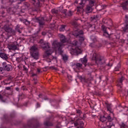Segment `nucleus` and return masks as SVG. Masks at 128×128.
<instances>
[{
  "instance_id": "nucleus-3",
  "label": "nucleus",
  "mask_w": 128,
  "mask_h": 128,
  "mask_svg": "<svg viewBox=\"0 0 128 128\" xmlns=\"http://www.w3.org/2000/svg\"><path fill=\"white\" fill-rule=\"evenodd\" d=\"M72 36H76V38H78L80 42L84 40V32L82 30H77L72 32Z\"/></svg>"
},
{
  "instance_id": "nucleus-60",
  "label": "nucleus",
  "mask_w": 128,
  "mask_h": 128,
  "mask_svg": "<svg viewBox=\"0 0 128 128\" xmlns=\"http://www.w3.org/2000/svg\"><path fill=\"white\" fill-rule=\"evenodd\" d=\"M74 20H78V17H74Z\"/></svg>"
},
{
  "instance_id": "nucleus-31",
  "label": "nucleus",
  "mask_w": 128,
  "mask_h": 128,
  "mask_svg": "<svg viewBox=\"0 0 128 128\" xmlns=\"http://www.w3.org/2000/svg\"><path fill=\"white\" fill-rule=\"evenodd\" d=\"M24 8H28L30 6V4L28 2H25L24 3Z\"/></svg>"
},
{
  "instance_id": "nucleus-48",
  "label": "nucleus",
  "mask_w": 128,
  "mask_h": 128,
  "mask_svg": "<svg viewBox=\"0 0 128 128\" xmlns=\"http://www.w3.org/2000/svg\"><path fill=\"white\" fill-rule=\"evenodd\" d=\"M76 113L79 114H82V110H76Z\"/></svg>"
},
{
  "instance_id": "nucleus-5",
  "label": "nucleus",
  "mask_w": 128,
  "mask_h": 128,
  "mask_svg": "<svg viewBox=\"0 0 128 128\" xmlns=\"http://www.w3.org/2000/svg\"><path fill=\"white\" fill-rule=\"evenodd\" d=\"M30 54L34 60H38V58H40V54H38V48L36 46H32L31 47Z\"/></svg>"
},
{
  "instance_id": "nucleus-26",
  "label": "nucleus",
  "mask_w": 128,
  "mask_h": 128,
  "mask_svg": "<svg viewBox=\"0 0 128 128\" xmlns=\"http://www.w3.org/2000/svg\"><path fill=\"white\" fill-rule=\"evenodd\" d=\"M16 60L18 62H22L24 61V57L22 56H20L16 58Z\"/></svg>"
},
{
  "instance_id": "nucleus-41",
  "label": "nucleus",
  "mask_w": 128,
  "mask_h": 128,
  "mask_svg": "<svg viewBox=\"0 0 128 128\" xmlns=\"http://www.w3.org/2000/svg\"><path fill=\"white\" fill-rule=\"evenodd\" d=\"M86 85L87 86H92V82H90V81H88L86 83Z\"/></svg>"
},
{
  "instance_id": "nucleus-43",
  "label": "nucleus",
  "mask_w": 128,
  "mask_h": 128,
  "mask_svg": "<svg viewBox=\"0 0 128 128\" xmlns=\"http://www.w3.org/2000/svg\"><path fill=\"white\" fill-rule=\"evenodd\" d=\"M23 68H24V70L26 72H28V68H26L25 66H24Z\"/></svg>"
},
{
  "instance_id": "nucleus-27",
  "label": "nucleus",
  "mask_w": 128,
  "mask_h": 128,
  "mask_svg": "<svg viewBox=\"0 0 128 128\" xmlns=\"http://www.w3.org/2000/svg\"><path fill=\"white\" fill-rule=\"evenodd\" d=\"M44 18L45 22H50L52 20V16H50L44 17Z\"/></svg>"
},
{
  "instance_id": "nucleus-15",
  "label": "nucleus",
  "mask_w": 128,
  "mask_h": 128,
  "mask_svg": "<svg viewBox=\"0 0 128 128\" xmlns=\"http://www.w3.org/2000/svg\"><path fill=\"white\" fill-rule=\"evenodd\" d=\"M128 6V0H126V1H124L121 4V6L124 10H127Z\"/></svg>"
},
{
  "instance_id": "nucleus-7",
  "label": "nucleus",
  "mask_w": 128,
  "mask_h": 128,
  "mask_svg": "<svg viewBox=\"0 0 128 128\" xmlns=\"http://www.w3.org/2000/svg\"><path fill=\"white\" fill-rule=\"evenodd\" d=\"M4 29L8 32V34H9V36H16V30L12 29V27L10 26L4 25Z\"/></svg>"
},
{
  "instance_id": "nucleus-9",
  "label": "nucleus",
  "mask_w": 128,
  "mask_h": 128,
  "mask_svg": "<svg viewBox=\"0 0 128 128\" xmlns=\"http://www.w3.org/2000/svg\"><path fill=\"white\" fill-rule=\"evenodd\" d=\"M34 20L35 22H38L40 26H44V24L46 22V21L44 20V18L42 17L35 18H34Z\"/></svg>"
},
{
  "instance_id": "nucleus-35",
  "label": "nucleus",
  "mask_w": 128,
  "mask_h": 128,
  "mask_svg": "<svg viewBox=\"0 0 128 128\" xmlns=\"http://www.w3.org/2000/svg\"><path fill=\"white\" fill-rule=\"evenodd\" d=\"M106 108L108 112H112V108H110V105L107 104Z\"/></svg>"
},
{
  "instance_id": "nucleus-2",
  "label": "nucleus",
  "mask_w": 128,
  "mask_h": 128,
  "mask_svg": "<svg viewBox=\"0 0 128 128\" xmlns=\"http://www.w3.org/2000/svg\"><path fill=\"white\" fill-rule=\"evenodd\" d=\"M43 46H41L42 48L46 50L44 54L43 55L44 58H48L52 54L53 51L50 48V44L48 42H45Z\"/></svg>"
},
{
  "instance_id": "nucleus-32",
  "label": "nucleus",
  "mask_w": 128,
  "mask_h": 128,
  "mask_svg": "<svg viewBox=\"0 0 128 128\" xmlns=\"http://www.w3.org/2000/svg\"><path fill=\"white\" fill-rule=\"evenodd\" d=\"M124 76H122L121 78H118V82L120 84H122V82H124Z\"/></svg>"
},
{
  "instance_id": "nucleus-17",
  "label": "nucleus",
  "mask_w": 128,
  "mask_h": 128,
  "mask_svg": "<svg viewBox=\"0 0 128 128\" xmlns=\"http://www.w3.org/2000/svg\"><path fill=\"white\" fill-rule=\"evenodd\" d=\"M101 68H103L105 70H110L112 66V64L108 63V64H106V66L104 65H102Z\"/></svg>"
},
{
  "instance_id": "nucleus-39",
  "label": "nucleus",
  "mask_w": 128,
  "mask_h": 128,
  "mask_svg": "<svg viewBox=\"0 0 128 128\" xmlns=\"http://www.w3.org/2000/svg\"><path fill=\"white\" fill-rule=\"evenodd\" d=\"M0 100H1V102H6V100H4V96H2V95H1V94H0Z\"/></svg>"
},
{
  "instance_id": "nucleus-22",
  "label": "nucleus",
  "mask_w": 128,
  "mask_h": 128,
  "mask_svg": "<svg viewBox=\"0 0 128 128\" xmlns=\"http://www.w3.org/2000/svg\"><path fill=\"white\" fill-rule=\"evenodd\" d=\"M4 70L7 72H10L12 70V66L10 64H7L4 68Z\"/></svg>"
},
{
  "instance_id": "nucleus-4",
  "label": "nucleus",
  "mask_w": 128,
  "mask_h": 128,
  "mask_svg": "<svg viewBox=\"0 0 128 128\" xmlns=\"http://www.w3.org/2000/svg\"><path fill=\"white\" fill-rule=\"evenodd\" d=\"M52 46L54 48L58 50V54H62L64 51H62V48L64 46V44L59 42L58 41H54L52 43Z\"/></svg>"
},
{
  "instance_id": "nucleus-55",
  "label": "nucleus",
  "mask_w": 128,
  "mask_h": 128,
  "mask_svg": "<svg viewBox=\"0 0 128 128\" xmlns=\"http://www.w3.org/2000/svg\"><path fill=\"white\" fill-rule=\"evenodd\" d=\"M42 36H46V32H42Z\"/></svg>"
},
{
  "instance_id": "nucleus-18",
  "label": "nucleus",
  "mask_w": 128,
  "mask_h": 128,
  "mask_svg": "<svg viewBox=\"0 0 128 128\" xmlns=\"http://www.w3.org/2000/svg\"><path fill=\"white\" fill-rule=\"evenodd\" d=\"M0 58L4 60H8V54H5L4 52H0Z\"/></svg>"
},
{
  "instance_id": "nucleus-47",
  "label": "nucleus",
  "mask_w": 128,
  "mask_h": 128,
  "mask_svg": "<svg viewBox=\"0 0 128 128\" xmlns=\"http://www.w3.org/2000/svg\"><path fill=\"white\" fill-rule=\"evenodd\" d=\"M0 74H4V68H0Z\"/></svg>"
},
{
  "instance_id": "nucleus-19",
  "label": "nucleus",
  "mask_w": 128,
  "mask_h": 128,
  "mask_svg": "<svg viewBox=\"0 0 128 128\" xmlns=\"http://www.w3.org/2000/svg\"><path fill=\"white\" fill-rule=\"evenodd\" d=\"M58 36L60 38V40L64 44V42H66V38L63 34H60L58 35Z\"/></svg>"
},
{
  "instance_id": "nucleus-30",
  "label": "nucleus",
  "mask_w": 128,
  "mask_h": 128,
  "mask_svg": "<svg viewBox=\"0 0 128 128\" xmlns=\"http://www.w3.org/2000/svg\"><path fill=\"white\" fill-rule=\"evenodd\" d=\"M52 12L53 14H58V10L53 9L52 10Z\"/></svg>"
},
{
  "instance_id": "nucleus-42",
  "label": "nucleus",
  "mask_w": 128,
  "mask_h": 128,
  "mask_svg": "<svg viewBox=\"0 0 128 128\" xmlns=\"http://www.w3.org/2000/svg\"><path fill=\"white\" fill-rule=\"evenodd\" d=\"M125 22L126 24H128V14H126L125 16Z\"/></svg>"
},
{
  "instance_id": "nucleus-51",
  "label": "nucleus",
  "mask_w": 128,
  "mask_h": 128,
  "mask_svg": "<svg viewBox=\"0 0 128 128\" xmlns=\"http://www.w3.org/2000/svg\"><path fill=\"white\" fill-rule=\"evenodd\" d=\"M16 32H19V34H22V31H20V28L18 29H15Z\"/></svg>"
},
{
  "instance_id": "nucleus-36",
  "label": "nucleus",
  "mask_w": 128,
  "mask_h": 128,
  "mask_svg": "<svg viewBox=\"0 0 128 128\" xmlns=\"http://www.w3.org/2000/svg\"><path fill=\"white\" fill-rule=\"evenodd\" d=\"M72 16V12L70 10H69L66 15V16Z\"/></svg>"
},
{
  "instance_id": "nucleus-57",
  "label": "nucleus",
  "mask_w": 128,
  "mask_h": 128,
  "mask_svg": "<svg viewBox=\"0 0 128 128\" xmlns=\"http://www.w3.org/2000/svg\"><path fill=\"white\" fill-rule=\"evenodd\" d=\"M50 68L52 69V70H56V68H54V66H50Z\"/></svg>"
},
{
  "instance_id": "nucleus-52",
  "label": "nucleus",
  "mask_w": 128,
  "mask_h": 128,
  "mask_svg": "<svg viewBox=\"0 0 128 128\" xmlns=\"http://www.w3.org/2000/svg\"><path fill=\"white\" fill-rule=\"evenodd\" d=\"M72 26H78V23H76V22H74L72 23Z\"/></svg>"
},
{
  "instance_id": "nucleus-13",
  "label": "nucleus",
  "mask_w": 128,
  "mask_h": 128,
  "mask_svg": "<svg viewBox=\"0 0 128 128\" xmlns=\"http://www.w3.org/2000/svg\"><path fill=\"white\" fill-rule=\"evenodd\" d=\"M70 52H74V54H80V49L78 48H70Z\"/></svg>"
},
{
  "instance_id": "nucleus-49",
  "label": "nucleus",
  "mask_w": 128,
  "mask_h": 128,
  "mask_svg": "<svg viewBox=\"0 0 128 128\" xmlns=\"http://www.w3.org/2000/svg\"><path fill=\"white\" fill-rule=\"evenodd\" d=\"M82 62H83L86 63V62H88V60L86 58H84V59H82Z\"/></svg>"
},
{
  "instance_id": "nucleus-16",
  "label": "nucleus",
  "mask_w": 128,
  "mask_h": 128,
  "mask_svg": "<svg viewBox=\"0 0 128 128\" xmlns=\"http://www.w3.org/2000/svg\"><path fill=\"white\" fill-rule=\"evenodd\" d=\"M44 60H46V61L48 62H50L52 60H56V62H58L57 58H56V56H50L48 58H44Z\"/></svg>"
},
{
  "instance_id": "nucleus-64",
  "label": "nucleus",
  "mask_w": 128,
  "mask_h": 128,
  "mask_svg": "<svg viewBox=\"0 0 128 128\" xmlns=\"http://www.w3.org/2000/svg\"><path fill=\"white\" fill-rule=\"evenodd\" d=\"M38 72H40V68H37Z\"/></svg>"
},
{
  "instance_id": "nucleus-12",
  "label": "nucleus",
  "mask_w": 128,
  "mask_h": 128,
  "mask_svg": "<svg viewBox=\"0 0 128 128\" xmlns=\"http://www.w3.org/2000/svg\"><path fill=\"white\" fill-rule=\"evenodd\" d=\"M40 126H42V124L39 122H38L36 125L32 124V122L28 123V128H38Z\"/></svg>"
},
{
  "instance_id": "nucleus-20",
  "label": "nucleus",
  "mask_w": 128,
  "mask_h": 128,
  "mask_svg": "<svg viewBox=\"0 0 128 128\" xmlns=\"http://www.w3.org/2000/svg\"><path fill=\"white\" fill-rule=\"evenodd\" d=\"M100 20V16L98 15H94V16L91 17V20L94 22H96Z\"/></svg>"
},
{
  "instance_id": "nucleus-23",
  "label": "nucleus",
  "mask_w": 128,
  "mask_h": 128,
  "mask_svg": "<svg viewBox=\"0 0 128 128\" xmlns=\"http://www.w3.org/2000/svg\"><path fill=\"white\" fill-rule=\"evenodd\" d=\"M74 66L78 70H80V68H82V64L80 63H76V64H74Z\"/></svg>"
},
{
  "instance_id": "nucleus-58",
  "label": "nucleus",
  "mask_w": 128,
  "mask_h": 128,
  "mask_svg": "<svg viewBox=\"0 0 128 128\" xmlns=\"http://www.w3.org/2000/svg\"><path fill=\"white\" fill-rule=\"evenodd\" d=\"M6 90H10V86L6 87Z\"/></svg>"
},
{
  "instance_id": "nucleus-6",
  "label": "nucleus",
  "mask_w": 128,
  "mask_h": 128,
  "mask_svg": "<svg viewBox=\"0 0 128 128\" xmlns=\"http://www.w3.org/2000/svg\"><path fill=\"white\" fill-rule=\"evenodd\" d=\"M96 63L98 66H104L106 64V59L104 57L100 55H96L94 58Z\"/></svg>"
},
{
  "instance_id": "nucleus-28",
  "label": "nucleus",
  "mask_w": 128,
  "mask_h": 128,
  "mask_svg": "<svg viewBox=\"0 0 128 128\" xmlns=\"http://www.w3.org/2000/svg\"><path fill=\"white\" fill-rule=\"evenodd\" d=\"M62 60L64 62H68V56L66 54L62 56Z\"/></svg>"
},
{
  "instance_id": "nucleus-45",
  "label": "nucleus",
  "mask_w": 128,
  "mask_h": 128,
  "mask_svg": "<svg viewBox=\"0 0 128 128\" xmlns=\"http://www.w3.org/2000/svg\"><path fill=\"white\" fill-rule=\"evenodd\" d=\"M27 20L26 19H22V18H20V22H24V24L26 23V22Z\"/></svg>"
},
{
  "instance_id": "nucleus-34",
  "label": "nucleus",
  "mask_w": 128,
  "mask_h": 128,
  "mask_svg": "<svg viewBox=\"0 0 128 128\" xmlns=\"http://www.w3.org/2000/svg\"><path fill=\"white\" fill-rule=\"evenodd\" d=\"M65 28H66V26L62 25L61 27L60 28V32H64Z\"/></svg>"
},
{
  "instance_id": "nucleus-37",
  "label": "nucleus",
  "mask_w": 128,
  "mask_h": 128,
  "mask_svg": "<svg viewBox=\"0 0 128 128\" xmlns=\"http://www.w3.org/2000/svg\"><path fill=\"white\" fill-rule=\"evenodd\" d=\"M46 42H44V40L41 39L40 42H39V44H40L41 46H44V43H46Z\"/></svg>"
},
{
  "instance_id": "nucleus-50",
  "label": "nucleus",
  "mask_w": 128,
  "mask_h": 128,
  "mask_svg": "<svg viewBox=\"0 0 128 128\" xmlns=\"http://www.w3.org/2000/svg\"><path fill=\"white\" fill-rule=\"evenodd\" d=\"M8 64H6V62H4L2 64V66H3V67L4 68H6V66H7Z\"/></svg>"
},
{
  "instance_id": "nucleus-8",
  "label": "nucleus",
  "mask_w": 128,
  "mask_h": 128,
  "mask_svg": "<svg viewBox=\"0 0 128 128\" xmlns=\"http://www.w3.org/2000/svg\"><path fill=\"white\" fill-rule=\"evenodd\" d=\"M8 48L9 50H18V42H14L12 44L8 45Z\"/></svg>"
},
{
  "instance_id": "nucleus-1",
  "label": "nucleus",
  "mask_w": 128,
  "mask_h": 128,
  "mask_svg": "<svg viewBox=\"0 0 128 128\" xmlns=\"http://www.w3.org/2000/svg\"><path fill=\"white\" fill-rule=\"evenodd\" d=\"M100 120L102 122H104L106 120L108 122H106V126L108 128H114V124L112 123V120H114V118L110 116V115H108L106 116H104L100 117Z\"/></svg>"
},
{
  "instance_id": "nucleus-59",
  "label": "nucleus",
  "mask_w": 128,
  "mask_h": 128,
  "mask_svg": "<svg viewBox=\"0 0 128 128\" xmlns=\"http://www.w3.org/2000/svg\"><path fill=\"white\" fill-rule=\"evenodd\" d=\"M92 26L94 28V25H92V24H90L88 26V28H92Z\"/></svg>"
},
{
  "instance_id": "nucleus-61",
  "label": "nucleus",
  "mask_w": 128,
  "mask_h": 128,
  "mask_svg": "<svg viewBox=\"0 0 128 128\" xmlns=\"http://www.w3.org/2000/svg\"><path fill=\"white\" fill-rule=\"evenodd\" d=\"M79 79L80 80H84V78H82V77L80 76L79 77Z\"/></svg>"
},
{
  "instance_id": "nucleus-53",
  "label": "nucleus",
  "mask_w": 128,
  "mask_h": 128,
  "mask_svg": "<svg viewBox=\"0 0 128 128\" xmlns=\"http://www.w3.org/2000/svg\"><path fill=\"white\" fill-rule=\"evenodd\" d=\"M24 24H26V26H28V24H30V22L28 20H26Z\"/></svg>"
},
{
  "instance_id": "nucleus-33",
  "label": "nucleus",
  "mask_w": 128,
  "mask_h": 128,
  "mask_svg": "<svg viewBox=\"0 0 128 128\" xmlns=\"http://www.w3.org/2000/svg\"><path fill=\"white\" fill-rule=\"evenodd\" d=\"M128 24H126L125 27L123 28V32H128Z\"/></svg>"
},
{
  "instance_id": "nucleus-14",
  "label": "nucleus",
  "mask_w": 128,
  "mask_h": 128,
  "mask_svg": "<svg viewBox=\"0 0 128 128\" xmlns=\"http://www.w3.org/2000/svg\"><path fill=\"white\" fill-rule=\"evenodd\" d=\"M7 12L9 14H14L16 12V8L14 7L8 8H7Z\"/></svg>"
},
{
  "instance_id": "nucleus-44",
  "label": "nucleus",
  "mask_w": 128,
  "mask_h": 128,
  "mask_svg": "<svg viewBox=\"0 0 128 128\" xmlns=\"http://www.w3.org/2000/svg\"><path fill=\"white\" fill-rule=\"evenodd\" d=\"M62 14H64V16H66V10H64L62 11Z\"/></svg>"
},
{
  "instance_id": "nucleus-63",
  "label": "nucleus",
  "mask_w": 128,
  "mask_h": 128,
  "mask_svg": "<svg viewBox=\"0 0 128 128\" xmlns=\"http://www.w3.org/2000/svg\"><path fill=\"white\" fill-rule=\"evenodd\" d=\"M16 90H17V92H18L20 90V88H16Z\"/></svg>"
},
{
  "instance_id": "nucleus-46",
  "label": "nucleus",
  "mask_w": 128,
  "mask_h": 128,
  "mask_svg": "<svg viewBox=\"0 0 128 128\" xmlns=\"http://www.w3.org/2000/svg\"><path fill=\"white\" fill-rule=\"evenodd\" d=\"M74 126H80V124L78 123V121H77L76 122H74Z\"/></svg>"
},
{
  "instance_id": "nucleus-38",
  "label": "nucleus",
  "mask_w": 128,
  "mask_h": 128,
  "mask_svg": "<svg viewBox=\"0 0 128 128\" xmlns=\"http://www.w3.org/2000/svg\"><path fill=\"white\" fill-rule=\"evenodd\" d=\"M120 64H118L116 67L115 68V71L116 72L118 70H120Z\"/></svg>"
},
{
  "instance_id": "nucleus-29",
  "label": "nucleus",
  "mask_w": 128,
  "mask_h": 128,
  "mask_svg": "<svg viewBox=\"0 0 128 128\" xmlns=\"http://www.w3.org/2000/svg\"><path fill=\"white\" fill-rule=\"evenodd\" d=\"M78 124H79V126H80L78 127V128H84V122L82 120L80 121H79L78 122Z\"/></svg>"
},
{
  "instance_id": "nucleus-62",
  "label": "nucleus",
  "mask_w": 128,
  "mask_h": 128,
  "mask_svg": "<svg viewBox=\"0 0 128 128\" xmlns=\"http://www.w3.org/2000/svg\"><path fill=\"white\" fill-rule=\"evenodd\" d=\"M36 76V74H32V77Z\"/></svg>"
},
{
  "instance_id": "nucleus-10",
  "label": "nucleus",
  "mask_w": 128,
  "mask_h": 128,
  "mask_svg": "<svg viewBox=\"0 0 128 128\" xmlns=\"http://www.w3.org/2000/svg\"><path fill=\"white\" fill-rule=\"evenodd\" d=\"M30 2L35 6V8L40 6V2H44V0H30Z\"/></svg>"
},
{
  "instance_id": "nucleus-21",
  "label": "nucleus",
  "mask_w": 128,
  "mask_h": 128,
  "mask_svg": "<svg viewBox=\"0 0 128 128\" xmlns=\"http://www.w3.org/2000/svg\"><path fill=\"white\" fill-rule=\"evenodd\" d=\"M92 12V6L87 5L86 9V14H90V12Z\"/></svg>"
},
{
  "instance_id": "nucleus-56",
  "label": "nucleus",
  "mask_w": 128,
  "mask_h": 128,
  "mask_svg": "<svg viewBox=\"0 0 128 128\" xmlns=\"http://www.w3.org/2000/svg\"><path fill=\"white\" fill-rule=\"evenodd\" d=\"M20 26L19 24L17 25L16 28H15V30L20 28Z\"/></svg>"
},
{
  "instance_id": "nucleus-54",
  "label": "nucleus",
  "mask_w": 128,
  "mask_h": 128,
  "mask_svg": "<svg viewBox=\"0 0 128 128\" xmlns=\"http://www.w3.org/2000/svg\"><path fill=\"white\" fill-rule=\"evenodd\" d=\"M68 78L69 80H72V76L70 75L68 76Z\"/></svg>"
},
{
  "instance_id": "nucleus-25",
  "label": "nucleus",
  "mask_w": 128,
  "mask_h": 128,
  "mask_svg": "<svg viewBox=\"0 0 128 128\" xmlns=\"http://www.w3.org/2000/svg\"><path fill=\"white\" fill-rule=\"evenodd\" d=\"M89 4H88V6H94V4H96V0H90V1H88Z\"/></svg>"
},
{
  "instance_id": "nucleus-40",
  "label": "nucleus",
  "mask_w": 128,
  "mask_h": 128,
  "mask_svg": "<svg viewBox=\"0 0 128 128\" xmlns=\"http://www.w3.org/2000/svg\"><path fill=\"white\" fill-rule=\"evenodd\" d=\"M126 124H124V123H122V124H120V128H126Z\"/></svg>"
},
{
  "instance_id": "nucleus-24",
  "label": "nucleus",
  "mask_w": 128,
  "mask_h": 128,
  "mask_svg": "<svg viewBox=\"0 0 128 128\" xmlns=\"http://www.w3.org/2000/svg\"><path fill=\"white\" fill-rule=\"evenodd\" d=\"M44 124L46 126H52V123L50 122L48 120L44 122Z\"/></svg>"
},
{
  "instance_id": "nucleus-11",
  "label": "nucleus",
  "mask_w": 128,
  "mask_h": 128,
  "mask_svg": "<svg viewBox=\"0 0 128 128\" xmlns=\"http://www.w3.org/2000/svg\"><path fill=\"white\" fill-rule=\"evenodd\" d=\"M102 30H103L104 34L103 36H106V38H110V35L108 34V31H106V27L105 26L102 25Z\"/></svg>"
}]
</instances>
